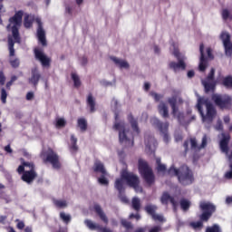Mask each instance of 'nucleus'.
I'll list each match as a JSON object with an SVG mask.
<instances>
[{"label": "nucleus", "instance_id": "19", "mask_svg": "<svg viewBox=\"0 0 232 232\" xmlns=\"http://www.w3.org/2000/svg\"><path fill=\"white\" fill-rule=\"evenodd\" d=\"M36 23L38 24L37 28V38L39 43L43 46H46V33L44 32V29H43V24L41 23V19L37 18Z\"/></svg>", "mask_w": 232, "mask_h": 232}, {"label": "nucleus", "instance_id": "23", "mask_svg": "<svg viewBox=\"0 0 232 232\" xmlns=\"http://www.w3.org/2000/svg\"><path fill=\"white\" fill-rule=\"evenodd\" d=\"M190 144H191L192 150H195V151H198V150H202V148H206V146L208 145V138L204 136L202 138V142L200 145L197 144V140L195 138H191Z\"/></svg>", "mask_w": 232, "mask_h": 232}, {"label": "nucleus", "instance_id": "25", "mask_svg": "<svg viewBox=\"0 0 232 232\" xmlns=\"http://www.w3.org/2000/svg\"><path fill=\"white\" fill-rule=\"evenodd\" d=\"M158 110H159L160 115H161V117H164V119H167V117H169V111L168 110V105H166V103L164 102L160 103Z\"/></svg>", "mask_w": 232, "mask_h": 232}, {"label": "nucleus", "instance_id": "41", "mask_svg": "<svg viewBox=\"0 0 232 232\" xmlns=\"http://www.w3.org/2000/svg\"><path fill=\"white\" fill-rule=\"evenodd\" d=\"M223 84L227 88H232V77L228 76L223 80Z\"/></svg>", "mask_w": 232, "mask_h": 232}, {"label": "nucleus", "instance_id": "7", "mask_svg": "<svg viewBox=\"0 0 232 232\" xmlns=\"http://www.w3.org/2000/svg\"><path fill=\"white\" fill-rule=\"evenodd\" d=\"M22 180L24 182H27V184H30L35 179V171L34 170V164L24 162L23 165H20L17 169L18 173H23Z\"/></svg>", "mask_w": 232, "mask_h": 232}, {"label": "nucleus", "instance_id": "13", "mask_svg": "<svg viewBox=\"0 0 232 232\" xmlns=\"http://www.w3.org/2000/svg\"><path fill=\"white\" fill-rule=\"evenodd\" d=\"M220 39L223 43L226 55H227L228 57H231L232 55L231 35L229 34V33L223 31L220 34Z\"/></svg>", "mask_w": 232, "mask_h": 232}, {"label": "nucleus", "instance_id": "28", "mask_svg": "<svg viewBox=\"0 0 232 232\" xmlns=\"http://www.w3.org/2000/svg\"><path fill=\"white\" fill-rule=\"evenodd\" d=\"M92 209L93 211H95V213H97V215H99L102 222H105V224H108V218H106V215L104 214V212H102V209H101V207L99 205H94Z\"/></svg>", "mask_w": 232, "mask_h": 232}, {"label": "nucleus", "instance_id": "48", "mask_svg": "<svg viewBox=\"0 0 232 232\" xmlns=\"http://www.w3.org/2000/svg\"><path fill=\"white\" fill-rule=\"evenodd\" d=\"M211 53H212L211 48L207 47L206 53H207L208 59H213V54Z\"/></svg>", "mask_w": 232, "mask_h": 232}, {"label": "nucleus", "instance_id": "1", "mask_svg": "<svg viewBox=\"0 0 232 232\" xmlns=\"http://www.w3.org/2000/svg\"><path fill=\"white\" fill-rule=\"evenodd\" d=\"M23 11H17L13 17L9 19V24L7 25L8 32H12L13 36L8 37V46H9V55L10 63L13 68H17L19 66V60L14 58L15 55V50H14V44L19 43V28L23 23Z\"/></svg>", "mask_w": 232, "mask_h": 232}, {"label": "nucleus", "instance_id": "10", "mask_svg": "<svg viewBox=\"0 0 232 232\" xmlns=\"http://www.w3.org/2000/svg\"><path fill=\"white\" fill-rule=\"evenodd\" d=\"M199 208H200L201 211L203 212L199 216V218L203 222H208V220H209V218H211V216L213 215V213H215V211L217 209L215 205H213V203L208 202V201H201L199 203Z\"/></svg>", "mask_w": 232, "mask_h": 232}, {"label": "nucleus", "instance_id": "56", "mask_svg": "<svg viewBox=\"0 0 232 232\" xmlns=\"http://www.w3.org/2000/svg\"><path fill=\"white\" fill-rule=\"evenodd\" d=\"M130 218H136V220H140V216L139 214H136V215L130 214Z\"/></svg>", "mask_w": 232, "mask_h": 232}, {"label": "nucleus", "instance_id": "42", "mask_svg": "<svg viewBox=\"0 0 232 232\" xmlns=\"http://www.w3.org/2000/svg\"><path fill=\"white\" fill-rule=\"evenodd\" d=\"M8 97V93H6V91L5 89H2L1 92V101L3 104H6V98Z\"/></svg>", "mask_w": 232, "mask_h": 232}, {"label": "nucleus", "instance_id": "33", "mask_svg": "<svg viewBox=\"0 0 232 232\" xmlns=\"http://www.w3.org/2000/svg\"><path fill=\"white\" fill-rule=\"evenodd\" d=\"M222 17L225 21L232 19V9H224L222 11Z\"/></svg>", "mask_w": 232, "mask_h": 232}, {"label": "nucleus", "instance_id": "38", "mask_svg": "<svg viewBox=\"0 0 232 232\" xmlns=\"http://www.w3.org/2000/svg\"><path fill=\"white\" fill-rule=\"evenodd\" d=\"M180 206L183 211H187V209H189V206H191V202H189V200L188 199H182L180 201Z\"/></svg>", "mask_w": 232, "mask_h": 232}, {"label": "nucleus", "instance_id": "51", "mask_svg": "<svg viewBox=\"0 0 232 232\" xmlns=\"http://www.w3.org/2000/svg\"><path fill=\"white\" fill-rule=\"evenodd\" d=\"M150 95L153 97V99H155V101H160V99H162V96L157 94L156 92H151Z\"/></svg>", "mask_w": 232, "mask_h": 232}, {"label": "nucleus", "instance_id": "29", "mask_svg": "<svg viewBox=\"0 0 232 232\" xmlns=\"http://www.w3.org/2000/svg\"><path fill=\"white\" fill-rule=\"evenodd\" d=\"M40 78H41V75H39L37 69H34L32 71V76L29 81H30L31 84H37V82H39Z\"/></svg>", "mask_w": 232, "mask_h": 232}, {"label": "nucleus", "instance_id": "44", "mask_svg": "<svg viewBox=\"0 0 232 232\" xmlns=\"http://www.w3.org/2000/svg\"><path fill=\"white\" fill-rule=\"evenodd\" d=\"M206 232H220V227L218 225H214L213 227H208Z\"/></svg>", "mask_w": 232, "mask_h": 232}, {"label": "nucleus", "instance_id": "31", "mask_svg": "<svg viewBox=\"0 0 232 232\" xmlns=\"http://www.w3.org/2000/svg\"><path fill=\"white\" fill-rule=\"evenodd\" d=\"M77 124L81 131H86V129L88 128V122L86 121V119L79 118L77 121Z\"/></svg>", "mask_w": 232, "mask_h": 232}, {"label": "nucleus", "instance_id": "5", "mask_svg": "<svg viewBox=\"0 0 232 232\" xmlns=\"http://www.w3.org/2000/svg\"><path fill=\"white\" fill-rule=\"evenodd\" d=\"M169 52L178 60V63L171 62L169 63V68L174 70V72H179V70H186V61L188 58L179 51V42H170Z\"/></svg>", "mask_w": 232, "mask_h": 232}, {"label": "nucleus", "instance_id": "8", "mask_svg": "<svg viewBox=\"0 0 232 232\" xmlns=\"http://www.w3.org/2000/svg\"><path fill=\"white\" fill-rule=\"evenodd\" d=\"M139 171L143 179L146 180L147 184H153L155 182V175H153V170L148 166V162L144 160H139Z\"/></svg>", "mask_w": 232, "mask_h": 232}, {"label": "nucleus", "instance_id": "54", "mask_svg": "<svg viewBox=\"0 0 232 232\" xmlns=\"http://www.w3.org/2000/svg\"><path fill=\"white\" fill-rule=\"evenodd\" d=\"M6 12V9L3 6V0H0V14H5Z\"/></svg>", "mask_w": 232, "mask_h": 232}, {"label": "nucleus", "instance_id": "6", "mask_svg": "<svg viewBox=\"0 0 232 232\" xmlns=\"http://www.w3.org/2000/svg\"><path fill=\"white\" fill-rule=\"evenodd\" d=\"M167 173L169 177H178L179 181L183 186H188L193 182V174L188 166H183L179 169L171 167Z\"/></svg>", "mask_w": 232, "mask_h": 232}, {"label": "nucleus", "instance_id": "18", "mask_svg": "<svg viewBox=\"0 0 232 232\" xmlns=\"http://www.w3.org/2000/svg\"><path fill=\"white\" fill-rule=\"evenodd\" d=\"M151 123L152 124H156V126H158L161 135H163V140H165V142H168V140H169V136L168 135V123H160L159 120L157 118H153L151 120Z\"/></svg>", "mask_w": 232, "mask_h": 232}, {"label": "nucleus", "instance_id": "24", "mask_svg": "<svg viewBox=\"0 0 232 232\" xmlns=\"http://www.w3.org/2000/svg\"><path fill=\"white\" fill-rule=\"evenodd\" d=\"M161 204H168L170 202L174 208V209L177 208V202H175V199L169 196L167 192H164L163 195L161 196Z\"/></svg>", "mask_w": 232, "mask_h": 232}, {"label": "nucleus", "instance_id": "30", "mask_svg": "<svg viewBox=\"0 0 232 232\" xmlns=\"http://www.w3.org/2000/svg\"><path fill=\"white\" fill-rule=\"evenodd\" d=\"M34 15L25 14L24 21V27L30 28L34 23Z\"/></svg>", "mask_w": 232, "mask_h": 232}, {"label": "nucleus", "instance_id": "45", "mask_svg": "<svg viewBox=\"0 0 232 232\" xmlns=\"http://www.w3.org/2000/svg\"><path fill=\"white\" fill-rule=\"evenodd\" d=\"M190 226H191L194 229H200V227H202V221L192 222V223L190 224Z\"/></svg>", "mask_w": 232, "mask_h": 232}, {"label": "nucleus", "instance_id": "55", "mask_svg": "<svg viewBox=\"0 0 232 232\" xmlns=\"http://www.w3.org/2000/svg\"><path fill=\"white\" fill-rule=\"evenodd\" d=\"M16 226L18 229H23L24 227V223L23 221H18Z\"/></svg>", "mask_w": 232, "mask_h": 232}, {"label": "nucleus", "instance_id": "17", "mask_svg": "<svg viewBox=\"0 0 232 232\" xmlns=\"http://www.w3.org/2000/svg\"><path fill=\"white\" fill-rule=\"evenodd\" d=\"M34 55H35V58L38 61H40V63H41L42 66H44V68H48V66H50V58H48V56H46V54H44V53L43 52L42 49L35 48Z\"/></svg>", "mask_w": 232, "mask_h": 232}, {"label": "nucleus", "instance_id": "26", "mask_svg": "<svg viewBox=\"0 0 232 232\" xmlns=\"http://www.w3.org/2000/svg\"><path fill=\"white\" fill-rule=\"evenodd\" d=\"M145 144L147 151H155V148L157 147V141H155L154 138L146 139Z\"/></svg>", "mask_w": 232, "mask_h": 232}, {"label": "nucleus", "instance_id": "60", "mask_svg": "<svg viewBox=\"0 0 232 232\" xmlns=\"http://www.w3.org/2000/svg\"><path fill=\"white\" fill-rule=\"evenodd\" d=\"M226 203H227V204H232V197L227 198Z\"/></svg>", "mask_w": 232, "mask_h": 232}, {"label": "nucleus", "instance_id": "46", "mask_svg": "<svg viewBox=\"0 0 232 232\" xmlns=\"http://www.w3.org/2000/svg\"><path fill=\"white\" fill-rule=\"evenodd\" d=\"M5 81L6 78L5 77V73L3 72V71H0V86H4Z\"/></svg>", "mask_w": 232, "mask_h": 232}, {"label": "nucleus", "instance_id": "40", "mask_svg": "<svg viewBox=\"0 0 232 232\" xmlns=\"http://www.w3.org/2000/svg\"><path fill=\"white\" fill-rule=\"evenodd\" d=\"M66 126V120L64 118L56 119V128H64Z\"/></svg>", "mask_w": 232, "mask_h": 232}, {"label": "nucleus", "instance_id": "49", "mask_svg": "<svg viewBox=\"0 0 232 232\" xmlns=\"http://www.w3.org/2000/svg\"><path fill=\"white\" fill-rule=\"evenodd\" d=\"M15 81H17V77L13 76L11 78V81L6 83V88H10V86H12V84H14V82H15Z\"/></svg>", "mask_w": 232, "mask_h": 232}, {"label": "nucleus", "instance_id": "43", "mask_svg": "<svg viewBox=\"0 0 232 232\" xmlns=\"http://www.w3.org/2000/svg\"><path fill=\"white\" fill-rule=\"evenodd\" d=\"M60 218H62V220H63V222H66V223H68L71 220L70 215L64 212H62L60 214Z\"/></svg>", "mask_w": 232, "mask_h": 232}, {"label": "nucleus", "instance_id": "57", "mask_svg": "<svg viewBox=\"0 0 232 232\" xmlns=\"http://www.w3.org/2000/svg\"><path fill=\"white\" fill-rule=\"evenodd\" d=\"M194 76H195V72H193V71H188V77L189 79H191V77H194Z\"/></svg>", "mask_w": 232, "mask_h": 232}, {"label": "nucleus", "instance_id": "47", "mask_svg": "<svg viewBox=\"0 0 232 232\" xmlns=\"http://www.w3.org/2000/svg\"><path fill=\"white\" fill-rule=\"evenodd\" d=\"M121 224L124 227H126V229L131 228V223L126 221L125 219L121 220Z\"/></svg>", "mask_w": 232, "mask_h": 232}, {"label": "nucleus", "instance_id": "9", "mask_svg": "<svg viewBox=\"0 0 232 232\" xmlns=\"http://www.w3.org/2000/svg\"><path fill=\"white\" fill-rule=\"evenodd\" d=\"M41 158L44 162H50L54 169H59L61 168V163L59 162V156L53 152L52 149L44 150Z\"/></svg>", "mask_w": 232, "mask_h": 232}, {"label": "nucleus", "instance_id": "39", "mask_svg": "<svg viewBox=\"0 0 232 232\" xmlns=\"http://www.w3.org/2000/svg\"><path fill=\"white\" fill-rule=\"evenodd\" d=\"M53 202L56 208H66L68 206V203L65 200L55 199Z\"/></svg>", "mask_w": 232, "mask_h": 232}, {"label": "nucleus", "instance_id": "61", "mask_svg": "<svg viewBox=\"0 0 232 232\" xmlns=\"http://www.w3.org/2000/svg\"><path fill=\"white\" fill-rule=\"evenodd\" d=\"M144 90H146V92H148V90H150V83H148V82L144 83Z\"/></svg>", "mask_w": 232, "mask_h": 232}, {"label": "nucleus", "instance_id": "52", "mask_svg": "<svg viewBox=\"0 0 232 232\" xmlns=\"http://www.w3.org/2000/svg\"><path fill=\"white\" fill-rule=\"evenodd\" d=\"M34 95V92H29L27 94H26V100L27 101H33Z\"/></svg>", "mask_w": 232, "mask_h": 232}, {"label": "nucleus", "instance_id": "3", "mask_svg": "<svg viewBox=\"0 0 232 232\" xmlns=\"http://www.w3.org/2000/svg\"><path fill=\"white\" fill-rule=\"evenodd\" d=\"M128 119L130 122L133 133L128 130V125H126L124 121H116L114 129L119 131V139L121 144H125V146H133V135H137L139 133V128L137 127V121L133 119V116L129 115Z\"/></svg>", "mask_w": 232, "mask_h": 232}, {"label": "nucleus", "instance_id": "37", "mask_svg": "<svg viewBox=\"0 0 232 232\" xmlns=\"http://www.w3.org/2000/svg\"><path fill=\"white\" fill-rule=\"evenodd\" d=\"M131 204L135 211H139L140 209V199H139L138 198H133Z\"/></svg>", "mask_w": 232, "mask_h": 232}, {"label": "nucleus", "instance_id": "58", "mask_svg": "<svg viewBox=\"0 0 232 232\" xmlns=\"http://www.w3.org/2000/svg\"><path fill=\"white\" fill-rule=\"evenodd\" d=\"M5 151H6L7 153H12V148H10V145L5 147Z\"/></svg>", "mask_w": 232, "mask_h": 232}, {"label": "nucleus", "instance_id": "20", "mask_svg": "<svg viewBox=\"0 0 232 232\" xmlns=\"http://www.w3.org/2000/svg\"><path fill=\"white\" fill-rule=\"evenodd\" d=\"M147 213H149V215H151L152 218L158 222H165L166 219L164 218V217L162 215H159V214H155V211H157V207L153 206V205H148L145 208Z\"/></svg>", "mask_w": 232, "mask_h": 232}, {"label": "nucleus", "instance_id": "36", "mask_svg": "<svg viewBox=\"0 0 232 232\" xmlns=\"http://www.w3.org/2000/svg\"><path fill=\"white\" fill-rule=\"evenodd\" d=\"M158 164L157 169L159 173H166V165L160 163V159H156Z\"/></svg>", "mask_w": 232, "mask_h": 232}, {"label": "nucleus", "instance_id": "32", "mask_svg": "<svg viewBox=\"0 0 232 232\" xmlns=\"http://www.w3.org/2000/svg\"><path fill=\"white\" fill-rule=\"evenodd\" d=\"M87 104L91 111H95V98L92 94H89L87 97Z\"/></svg>", "mask_w": 232, "mask_h": 232}, {"label": "nucleus", "instance_id": "63", "mask_svg": "<svg viewBox=\"0 0 232 232\" xmlns=\"http://www.w3.org/2000/svg\"><path fill=\"white\" fill-rule=\"evenodd\" d=\"M136 232H146V229H144V228H139L138 230H136Z\"/></svg>", "mask_w": 232, "mask_h": 232}, {"label": "nucleus", "instance_id": "2", "mask_svg": "<svg viewBox=\"0 0 232 232\" xmlns=\"http://www.w3.org/2000/svg\"><path fill=\"white\" fill-rule=\"evenodd\" d=\"M140 182L139 177L131 172L123 170L121 173V178L117 179L115 181V188L119 190L121 202L128 204V198L122 196V191H124L126 184L130 186V188H133L136 193H142V187L139 186Z\"/></svg>", "mask_w": 232, "mask_h": 232}, {"label": "nucleus", "instance_id": "53", "mask_svg": "<svg viewBox=\"0 0 232 232\" xmlns=\"http://www.w3.org/2000/svg\"><path fill=\"white\" fill-rule=\"evenodd\" d=\"M149 232H160V227H153L149 230Z\"/></svg>", "mask_w": 232, "mask_h": 232}, {"label": "nucleus", "instance_id": "34", "mask_svg": "<svg viewBox=\"0 0 232 232\" xmlns=\"http://www.w3.org/2000/svg\"><path fill=\"white\" fill-rule=\"evenodd\" d=\"M72 80L73 81V84L76 88H79L81 86V78H79V75L75 72H72L71 74Z\"/></svg>", "mask_w": 232, "mask_h": 232}, {"label": "nucleus", "instance_id": "4", "mask_svg": "<svg viewBox=\"0 0 232 232\" xmlns=\"http://www.w3.org/2000/svg\"><path fill=\"white\" fill-rule=\"evenodd\" d=\"M197 109L201 115L203 122H211L217 115L215 108L209 102V100L206 98L198 99Z\"/></svg>", "mask_w": 232, "mask_h": 232}, {"label": "nucleus", "instance_id": "21", "mask_svg": "<svg viewBox=\"0 0 232 232\" xmlns=\"http://www.w3.org/2000/svg\"><path fill=\"white\" fill-rule=\"evenodd\" d=\"M205 47L204 44H201L199 45V52H200V61H199V71L204 72L206 68H208V62L206 61V53H204Z\"/></svg>", "mask_w": 232, "mask_h": 232}, {"label": "nucleus", "instance_id": "27", "mask_svg": "<svg viewBox=\"0 0 232 232\" xmlns=\"http://www.w3.org/2000/svg\"><path fill=\"white\" fill-rule=\"evenodd\" d=\"M111 59L119 66V68H123L124 70L130 68V63L124 60H121L115 56H111Z\"/></svg>", "mask_w": 232, "mask_h": 232}, {"label": "nucleus", "instance_id": "22", "mask_svg": "<svg viewBox=\"0 0 232 232\" xmlns=\"http://www.w3.org/2000/svg\"><path fill=\"white\" fill-rule=\"evenodd\" d=\"M84 224H85V226H87V227H89V229H92V230H97V231H100V232H111V229L102 228V227H101V226L93 223V221H92L90 219H86L84 221Z\"/></svg>", "mask_w": 232, "mask_h": 232}, {"label": "nucleus", "instance_id": "64", "mask_svg": "<svg viewBox=\"0 0 232 232\" xmlns=\"http://www.w3.org/2000/svg\"><path fill=\"white\" fill-rule=\"evenodd\" d=\"M24 231H25V232H32V228H31V227H26V228L24 229Z\"/></svg>", "mask_w": 232, "mask_h": 232}, {"label": "nucleus", "instance_id": "14", "mask_svg": "<svg viewBox=\"0 0 232 232\" xmlns=\"http://www.w3.org/2000/svg\"><path fill=\"white\" fill-rule=\"evenodd\" d=\"M230 139L231 137L229 136V134L222 133L219 146L221 151L227 155L229 162H232V152H229V147H227Z\"/></svg>", "mask_w": 232, "mask_h": 232}, {"label": "nucleus", "instance_id": "50", "mask_svg": "<svg viewBox=\"0 0 232 232\" xmlns=\"http://www.w3.org/2000/svg\"><path fill=\"white\" fill-rule=\"evenodd\" d=\"M230 170L225 174L226 179H232V161H230Z\"/></svg>", "mask_w": 232, "mask_h": 232}, {"label": "nucleus", "instance_id": "35", "mask_svg": "<svg viewBox=\"0 0 232 232\" xmlns=\"http://www.w3.org/2000/svg\"><path fill=\"white\" fill-rule=\"evenodd\" d=\"M77 138H75L73 135L71 136L70 140V148L71 151H77Z\"/></svg>", "mask_w": 232, "mask_h": 232}, {"label": "nucleus", "instance_id": "11", "mask_svg": "<svg viewBox=\"0 0 232 232\" xmlns=\"http://www.w3.org/2000/svg\"><path fill=\"white\" fill-rule=\"evenodd\" d=\"M93 169L96 173H101L102 176L98 179L99 184L102 186H108V173L106 172V169H104V165L101 161H96L94 163Z\"/></svg>", "mask_w": 232, "mask_h": 232}, {"label": "nucleus", "instance_id": "12", "mask_svg": "<svg viewBox=\"0 0 232 232\" xmlns=\"http://www.w3.org/2000/svg\"><path fill=\"white\" fill-rule=\"evenodd\" d=\"M169 104H170L172 109V115L178 118V121H180L182 113L179 111V105L182 104V99L179 96H173L169 99Z\"/></svg>", "mask_w": 232, "mask_h": 232}, {"label": "nucleus", "instance_id": "59", "mask_svg": "<svg viewBox=\"0 0 232 232\" xmlns=\"http://www.w3.org/2000/svg\"><path fill=\"white\" fill-rule=\"evenodd\" d=\"M153 51H154L155 53H159V52H160V49L159 48V46L155 45L153 47Z\"/></svg>", "mask_w": 232, "mask_h": 232}, {"label": "nucleus", "instance_id": "62", "mask_svg": "<svg viewBox=\"0 0 232 232\" xmlns=\"http://www.w3.org/2000/svg\"><path fill=\"white\" fill-rule=\"evenodd\" d=\"M87 63H88V59L82 58V64L84 66V64H87Z\"/></svg>", "mask_w": 232, "mask_h": 232}, {"label": "nucleus", "instance_id": "16", "mask_svg": "<svg viewBox=\"0 0 232 232\" xmlns=\"http://www.w3.org/2000/svg\"><path fill=\"white\" fill-rule=\"evenodd\" d=\"M214 76H215V69H211L207 79L205 81H202V84L205 88V92H213V90H215L216 82L213 78Z\"/></svg>", "mask_w": 232, "mask_h": 232}, {"label": "nucleus", "instance_id": "15", "mask_svg": "<svg viewBox=\"0 0 232 232\" xmlns=\"http://www.w3.org/2000/svg\"><path fill=\"white\" fill-rule=\"evenodd\" d=\"M214 102L219 106V108H229L231 106V97L227 95L214 94L212 97Z\"/></svg>", "mask_w": 232, "mask_h": 232}]
</instances>
